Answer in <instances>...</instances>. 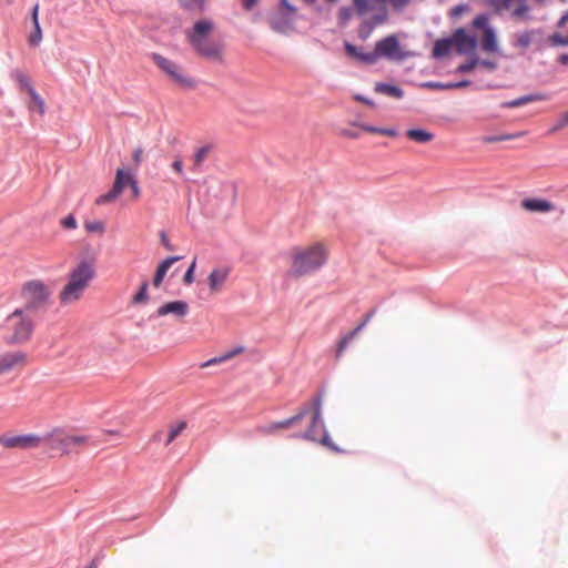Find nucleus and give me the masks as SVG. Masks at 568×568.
<instances>
[{"instance_id": "nucleus-1", "label": "nucleus", "mask_w": 568, "mask_h": 568, "mask_svg": "<svg viewBox=\"0 0 568 568\" xmlns=\"http://www.w3.org/2000/svg\"><path fill=\"white\" fill-rule=\"evenodd\" d=\"M213 30L214 23L209 19H202L185 31V37L197 55L212 62L222 63L224 60V44L211 38Z\"/></svg>"}, {"instance_id": "nucleus-2", "label": "nucleus", "mask_w": 568, "mask_h": 568, "mask_svg": "<svg viewBox=\"0 0 568 568\" xmlns=\"http://www.w3.org/2000/svg\"><path fill=\"white\" fill-rule=\"evenodd\" d=\"M95 275L93 264L88 261L80 262L70 273L67 284L59 293V300L62 305H71L78 302L90 282Z\"/></svg>"}, {"instance_id": "nucleus-3", "label": "nucleus", "mask_w": 568, "mask_h": 568, "mask_svg": "<svg viewBox=\"0 0 568 568\" xmlns=\"http://www.w3.org/2000/svg\"><path fill=\"white\" fill-rule=\"evenodd\" d=\"M3 328L6 331L3 339L8 345H23L30 342L36 322L30 313L16 308L4 318Z\"/></svg>"}, {"instance_id": "nucleus-4", "label": "nucleus", "mask_w": 568, "mask_h": 568, "mask_svg": "<svg viewBox=\"0 0 568 568\" xmlns=\"http://www.w3.org/2000/svg\"><path fill=\"white\" fill-rule=\"evenodd\" d=\"M327 258V251L321 243L304 248H296L292 254V274L296 277L321 268Z\"/></svg>"}, {"instance_id": "nucleus-5", "label": "nucleus", "mask_w": 568, "mask_h": 568, "mask_svg": "<svg viewBox=\"0 0 568 568\" xmlns=\"http://www.w3.org/2000/svg\"><path fill=\"white\" fill-rule=\"evenodd\" d=\"M49 287L41 281L33 280L24 283L21 287L23 305L19 307L32 314L44 308L50 298Z\"/></svg>"}, {"instance_id": "nucleus-6", "label": "nucleus", "mask_w": 568, "mask_h": 568, "mask_svg": "<svg viewBox=\"0 0 568 568\" xmlns=\"http://www.w3.org/2000/svg\"><path fill=\"white\" fill-rule=\"evenodd\" d=\"M42 439V445L49 449L59 450L62 454H70L73 448L82 447L89 443L88 436L70 434L61 428H54Z\"/></svg>"}, {"instance_id": "nucleus-7", "label": "nucleus", "mask_w": 568, "mask_h": 568, "mask_svg": "<svg viewBox=\"0 0 568 568\" xmlns=\"http://www.w3.org/2000/svg\"><path fill=\"white\" fill-rule=\"evenodd\" d=\"M150 58L153 63L171 80V82H173L179 88L184 90L195 88V80L189 77L183 68L176 62L156 52L151 53Z\"/></svg>"}, {"instance_id": "nucleus-8", "label": "nucleus", "mask_w": 568, "mask_h": 568, "mask_svg": "<svg viewBox=\"0 0 568 568\" xmlns=\"http://www.w3.org/2000/svg\"><path fill=\"white\" fill-rule=\"evenodd\" d=\"M321 405L322 400L320 397L313 400L314 413L312 422L308 429L303 435V438L312 442H317L335 453H346L345 449L337 447L329 438L325 429L324 423L322 420Z\"/></svg>"}, {"instance_id": "nucleus-9", "label": "nucleus", "mask_w": 568, "mask_h": 568, "mask_svg": "<svg viewBox=\"0 0 568 568\" xmlns=\"http://www.w3.org/2000/svg\"><path fill=\"white\" fill-rule=\"evenodd\" d=\"M487 3L496 13L506 12L515 21L525 22L531 19L528 0H487Z\"/></svg>"}, {"instance_id": "nucleus-10", "label": "nucleus", "mask_w": 568, "mask_h": 568, "mask_svg": "<svg viewBox=\"0 0 568 568\" xmlns=\"http://www.w3.org/2000/svg\"><path fill=\"white\" fill-rule=\"evenodd\" d=\"M297 9L287 0L281 1V9L270 18L271 28L280 33H290L294 30Z\"/></svg>"}, {"instance_id": "nucleus-11", "label": "nucleus", "mask_w": 568, "mask_h": 568, "mask_svg": "<svg viewBox=\"0 0 568 568\" xmlns=\"http://www.w3.org/2000/svg\"><path fill=\"white\" fill-rule=\"evenodd\" d=\"M133 179L134 176L129 170L121 168L118 169L111 190L108 193L98 196L95 199V204L103 205L106 203L114 202L122 194L125 187H130V184L133 182Z\"/></svg>"}, {"instance_id": "nucleus-12", "label": "nucleus", "mask_w": 568, "mask_h": 568, "mask_svg": "<svg viewBox=\"0 0 568 568\" xmlns=\"http://www.w3.org/2000/svg\"><path fill=\"white\" fill-rule=\"evenodd\" d=\"M43 439L42 437L34 434L27 435H13V434H3L0 435V446L6 449H34L42 446Z\"/></svg>"}, {"instance_id": "nucleus-13", "label": "nucleus", "mask_w": 568, "mask_h": 568, "mask_svg": "<svg viewBox=\"0 0 568 568\" xmlns=\"http://www.w3.org/2000/svg\"><path fill=\"white\" fill-rule=\"evenodd\" d=\"M28 364V355L23 351H9L0 355V368L3 375L21 369Z\"/></svg>"}, {"instance_id": "nucleus-14", "label": "nucleus", "mask_w": 568, "mask_h": 568, "mask_svg": "<svg viewBox=\"0 0 568 568\" xmlns=\"http://www.w3.org/2000/svg\"><path fill=\"white\" fill-rule=\"evenodd\" d=\"M376 57L378 58H387L392 60L403 59L404 55L400 53L398 39L395 34L388 36L375 44Z\"/></svg>"}, {"instance_id": "nucleus-15", "label": "nucleus", "mask_w": 568, "mask_h": 568, "mask_svg": "<svg viewBox=\"0 0 568 568\" xmlns=\"http://www.w3.org/2000/svg\"><path fill=\"white\" fill-rule=\"evenodd\" d=\"M307 408H301L296 415H294L291 418L281 420V422H273L266 425L258 426L256 428V432L261 435H273L280 430L287 429L295 423H298L304 418V416L307 414Z\"/></svg>"}, {"instance_id": "nucleus-16", "label": "nucleus", "mask_w": 568, "mask_h": 568, "mask_svg": "<svg viewBox=\"0 0 568 568\" xmlns=\"http://www.w3.org/2000/svg\"><path fill=\"white\" fill-rule=\"evenodd\" d=\"M231 274V267L226 265H220L214 267L207 275V284L210 292L213 294L222 292L225 283L227 282Z\"/></svg>"}, {"instance_id": "nucleus-17", "label": "nucleus", "mask_w": 568, "mask_h": 568, "mask_svg": "<svg viewBox=\"0 0 568 568\" xmlns=\"http://www.w3.org/2000/svg\"><path fill=\"white\" fill-rule=\"evenodd\" d=\"M452 39L454 42V47L460 54L473 52L477 47L476 38L474 36L468 34L463 28L455 30L452 36Z\"/></svg>"}, {"instance_id": "nucleus-18", "label": "nucleus", "mask_w": 568, "mask_h": 568, "mask_svg": "<svg viewBox=\"0 0 568 568\" xmlns=\"http://www.w3.org/2000/svg\"><path fill=\"white\" fill-rule=\"evenodd\" d=\"M189 313V305L184 301H172L161 305L156 310L158 316L174 315L176 318H183Z\"/></svg>"}, {"instance_id": "nucleus-19", "label": "nucleus", "mask_w": 568, "mask_h": 568, "mask_svg": "<svg viewBox=\"0 0 568 568\" xmlns=\"http://www.w3.org/2000/svg\"><path fill=\"white\" fill-rule=\"evenodd\" d=\"M388 21V11L385 7L379 8L372 17L364 21L359 33L362 37H368L369 32L377 26H382Z\"/></svg>"}, {"instance_id": "nucleus-20", "label": "nucleus", "mask_w": 568, "mask_h": 568, "mask_svg": "<svg viewBox=\"0 0 568 568\" xmlns=\"http://www.w3.org/2000/svg\"><path fill=\"white\" fill-rule=\"evenodd\" d=\"M374 314V311L369 312L365 315V317L362 320V322L349 333H347L345 336H343L336 348V357H341L343 355V352L346 349L348 344L357 336V334L366 326V324L369 322Z\"/></svg>"}, {"instance_id": "nucleus-21", "label": "nucleus", "mask_w": 568, "mask_h": 568, "mask_svg": "<svg viewBox=\"0 0 568 568\" xmlns=\"http://www.w3.org/2000/svg\"><path fill=\"white\" fill-rule=\"evenodd\" d=\"M31 19L33 23V31L29 36L28 42L32 47H37L42 41V30L39 23V3L32 8Z\"/></svg>"}, {"instance_id": "nucleus-22", "label": "nucleus", "mask_w": 568, "mask_h": 568, "mask_svg": "<svg viewBox=\"0 0 568 568\" xmlns=\"http://www.w3.org/2000/svg\"><path fill=\"white\" fill-rule=\"evenodd\" d=\"M521 206L530 212H549L554 210L552 203L542 199H525L521 201Z\"/></svg>"}, {"instance_id": "nucleus-23", "label": "nucleus", "mask_w": 568, "mask_h": 568, "mask_svg": "<svg viewBox=\"0 0 568 568\" xmlns=\"http://www.w3.org/2000/svg\"><path fill=\"white\" fill-rule=\"evenodd\" d=\"M345 51L348 55L368 64H373L377 61L375 50L373 52H362L357 47L346 42Z\"/></svg>"}, {"instance_id": "nucleus-24", "label": "nucleus", "mask_w": 568, "mask_h": 568, "mask_svg": "<svg viewBox=\"0 0 568 568\" xmlns=\"http://www.w3.org/2000/svg\"><path fill=\"white\" fill-rule=\"evenodd\" d=\"M481 49L487 53H497L499 51L497 37L494 28L485 29L481 36Z\"/></svg>"}, {"instance_id": "nucleus-25", "label": "nucleus", "mask_w": 568, "mask_h": 568, "mask_svg": "<svg viewBox=\"0 0 568 568\" xmlns=\"http://www.w3.org/2000/svg\"><path fill=\"white\" fill-rule=\"evenodd\" d=\"M536 34H537L536 30H524L520 32H516L513 36L511 43L515 48L525 50L532 43Z\"/></svg>"}, {"instance_id": "nucleus-26", "label": "nucleus", "mask_w": 568, "mask_h": 568, "mask_svg": "<svg viewBox=\"0 0 568 568\" xmlns=\"http://www.w3.org/2000/svg\"><path fill=\"white\" fill-rule=\"evenodd\" d=\"M405 135L408 140L418 144H427L435 138L433 132L425 129H408Z\"/></svg>"}, {"instance_id": "nucleus-27", "label": "nucleus", "mask_w": 568, "mask_h": 568, "mask_svg": "<svg viewBox=\"0 0 568 568\" xmlns=\"http://www.w3.org/2000/svg\"><path fill=\"white\" fill-rule=\"evenodd\" d=\"M180 260H181V256H170L159 264V266L155 271V274H154V278H153V285L155 287L161 286L168 270L172 266V264H174L175 262H178Z\"/></svg>"}, {"instance_id": "nucleus-28", "label": "nucleus", "mask_w": 568, "mask_h": 568, "mask_svg": "<svg viewBox=\"0 0 568 568\" xmlns=\"http://www.w3.org/2000/svg\"><path fill=\"white\" fill-rule=\"evenodd\" d=\"M452 47H454V42H453L452 38L439 39L434 43L433 55L435 58H443L449 53Z\"/></svg>"}, {"instance_id": "nucleus-29", "label": "nucleus", "mask_w": 568, "mask_h": 568, "mask_svg": "<svg viewBox=\"0 0 568 568\" xmlns=\"http://www.w3.org/2000/svg\"><path fill=\"white\" fill-rule=\"evenodd\" d=\"M353 9L357 17L364 18L374 10L372 0H352Z\"/></svg>"}, {"instance_id": "nucleus-30", "label": "nucleus", "mask_w": 568, "mask_h": 568, "mask_svg": "<svg viewBox=\"0 0 568 568\" xmlns=\"http://www.w3.org/2000/svg\"><path fill=\"white\" fill-rule=\"evenodd\" d=\"M242 352H243L242 347L233 349L231 352L225 353L222 356L213 357V358L202 363L200 367L201 368H206V367L212 366V365L222 364V363L233 358L234 356H236L237 354H240Z\"/></svg>"}, {"instance_id": "nucleus-31", "label": "nucleus", "mask_w": 568, "mask_h": 568, "mask_svg": "<svg viewBox=\"0 0 568 568\" xmlns=\"http://www.w3.org/2000/svg\"><path fill=\"white\" fill-rule=\"evenodd\" d=\"M375 91L377 93L386 94L396 99H400L403 97V91L398 87L386 83H377Z\"/></svg>"}, {"instance_id": "nucleus-32", "label": "nucleus", "mask_w": 568, "mask_h": 568, "mask_svg": "<svg viewBox=\"0 0 568 568\" xmlns=\"http://www.w3.org/2000/svg\"><path fill=\"white\" fill-rule=\"evenodd\" d=\"M206 0H180L183 9L195 13H202L205 9Z\"/></svg>"}, {"instance_id": "nucleus-33", "label": "nucleus", "mask_w": 568, "mask_h": 568, "mask_svg": "<svg viewBox=\"0 0 568 568\" xmlns=\"http://www.w3.org/2000/svg\"><path fill=\"white\" fill-rule=\"evenodd\" d=\"M525 135V132H517L513 134H500V135H487L483 138L484 143H496L501 141H509L521 138Z\"/></svg>"}, {"instance_id": "nucleus-34", "label": "nucleus", "mask_w": 568, "mask_h": 568, "mask_svg": "<svg viewBox=\"0 0 568 568\" xmlns=\"http://www.w3.org/2000/svg\"><path fill=\"white\" fill-rule=\"evenodd\" d=\"M186 428V422H180L176 425H172L165 439V446H169L184 429Z\"/></svg>"}, {"instance_id": "nucleus-35", "label": "nucleus", "mask_w": 568, "mask_h": 568, "mask_svg": "<svg viewBox=\"0 0 568 568\" xmlns=\"http://www.w3.org/2000/svg\"><path fill=\"white\" fill-rule=\"evenodd\" d=\"M379 2L386 3L395 12L404 11L413 0H378Z\"/></svg>"}, {"instance_id": "nucleus-36", "label": "nucleus", "mask_w": 568, "mask_h": 568, "mask_svg": "<svg viewBox=\"0 0 568 568\" xmlns=\"http://www.w3.org/2000/svg\"><path fill=\"white\" fill-rule=\"evenodd\" d=\"M149 283L145 281L141 284L140 291L133 296L132 302L134 304H143L149 301L148 294Z\"/></svg>"}, {"instance_id": "nucleus-37", "label": "nucleus", "mask_w": 568, "mask_h": 568, "mask_svg": "<svg viewBox=\"0 0 568 568\" xmlns=\"http://www.w3.org/2000/svg\"><path fill=\"white\" fill-rule=\"evenodd\" d=\"M84 229L89 233L103 234L105 231V225L102 221H87L84 223Z\"/></svg>"}, {"instance_id": "nucleus-38", "label": "nucleus", "mask_w": 568, "mask_h": 568, "mask_svg": "<svg viewBox=\"0 0 568 568\" xmlns=\"http://www.w3.org/2000/svg\"><path fill=\"white\" fill-rule=\"evenodd\" d=\"M469 84V81H460V82H448V83H430L429 87L434 89H440V90H450V89H457V88H464Z\"/></svg>"}, {"instance_id": "nucleus-39", "label": "nucleus", "mask_w": 568, "mask_h": 568, "mask_svg": "<svg viewBox=\"0 0 568 568\" xmlns=\"http://www.w3.org/2000/svg\"><path fill=\"white\" fill-rule=\"evenodd\" d=\"M488 21H489V18L486 14H478L473 20V27L476 28V29H481L483 32H484L485 29H491L493 28V27H490L488 24Z\"/></svg>"}, {"instance_id": "nucleus-40", "label": "nucleus", "mask_w": 568, "mask_h": 568, "mask_svg": "<svg viewBox=\"0 0 568 568\" xmlns=\"http://www.w3.org/2000/svg\"><path fill=\"white\" fill-rule=\"evenodd\" d=\"M29 94H30L34 105L37 106L39 113L43 114L45 111V104H44V101L42 100V98L36 92L34 89H30Z\"/></svg>"}, {"instance_id": "nucleus-41", "label": "nucleus", "mask_w": 568, "mask_h": 568, "mask_svg": "<svg viewBox=\"0 0 568 568\" xmlns=\"http://www.w3.org/2000/svg\"><path fill=\"white\" fill-rule=\"evenodd\" d=\"M549 42L552 45L557 47H567L568 45V36H562L560 33H554L549 37Z\"/></svg>"}, {"instance_id": "nucleus-42", "label": "nucleus", "mask_w": 568, "mask_h": 568, "mask_svg": "<svg viewBox=\"0 0 568 568\" xmlns=\"http://www.w3.org/2000/svg\"><path fill=\"white\" fill-rule=\"evenodd\" d=\"M468 11H469V6L462 3V4H458V6H455L454 8H452L448 14L452 19H457L463 13L468 12Z\"/></svg>"}, {"instance_id": "nucleus-43", "label": "nucleus", "mask_w": 568, "mask_h": 568, "mask_svg": "<svg viewBox=\"0 0 568 568\" xmlns=\"http://www.w3.org/2000/svg\"><path fill=\"white\" fill-rule=\"evenodd\" d=\"M16 80L21 89L27 90L30 93V89H33L29 78L23 73H17Z\"/></svg>"}, {"instance_id": "nucleus-44", "label": "nucleus", "mask_w": 568, "mask_h": 568, "mask_svg": "<svg viewBox=\"0 0 568 568\" xmlns=\"http://www.w3.org/2000/svg\"><path fill=\"white\" fill-rule=\"evenodd\" d=\"M195 266H196V258H194L192 261L190 267L187 268V271L185 272V274L183 276L184 284L190 285V284H192L194 282Z\"/></svg>"}, {"instance_id": "nucleus-45", "label": "nucleus", "mask_w": 568, "mask_h": 568, "mask_svg": "<svg viewBox=\"0 0 568 568\" xmlns=\"http://www.w3.org/2000/svg\"><path fill=\"white\" fill-rule=\"evenodd\" d=\"M209 154V148H201L194 154V165L197 168L206 159Z\"/></svg>"}, {"instance_id": "nucleus-46", "label": "nucleus", "mask_w": 568, "mask_h": 568, "mask_svg": "<svg viewBox=\"0 0 568 568\" xmlns=\"http://www.w3.org/2000/svg\"><path fill=\"white\" fill-rule=\"evenodd\" d=\"M479 63V60L478 59H473L470 61H468L467 63H463L458 67V71L459 72H463V73H468L470 71H473Z\"/></svg>"}, {"instance_id": "nucleus-47", "label": "nucleus", "mask_w": 568, "mask_h": 568, "mask_svg": "<svg viewBox=\"0 0 568 568\" xmlns=\"http://www.w3.org/2000/svg\"><path fill=\"white\" fill-rule=\"evenodd\" d=\"M61 225L68 230H74L78 226L77 220L72 214H69L61 221Z\"/></svg>"}, {"instance_id": "nucleus-48", "label": "nucleus", "mask_w": 568, "mask_h": 568, "mask_svg": "<svg viewBox=\"0 0 568 568\" xmlns=\"http://www.w3.org/2000/svg\"><path fill=\"white\" fill-rule=\"evenodd\" d=\"M534 100H535L534 97L528 95V97H523V98H519L517 100L510 101V102L506 103L505 105L508 106V108H516V106H520V105H523L525 103L531 102Z\"/></svg>"}, {"instance_id": "nucleus-49", "label": "nucleus", "mask_w": 568, "mask_h": 568, "mask_svg": "<svg viewBox=\"0 0 568 568\" xmlns=\"http://www.w3.org/2000/svg\"><path fill=\"white\" fill-rule=\"evenodd\" d=\"M338 20L341 23H346L351 17H352V10L347 7H342L339 10H338Z\"/></svg>"}, {"instance_id": "nucleus-50", "label": "nucleus", "mask_w": 568, "mask_h": 568, "mask_svg": "<svg viewBox=\"0 0 568 568\" xmlns=\"http://www.w3.org/2000/svg\"><path fill=\"white\" fill-rule=\"evenodd\" d=\"M132 160L135 166H139L143 161V150L142 148H136L133 151Z\"/></svg>"}, {"instance_id": "nucleus-51", "label": "nucleus", "mask_w": 568, "mask_h": 568, "mask_svg": "<svg viewBox=\"0 0 568 568\" xmlns=\"http://www.w3.org/2000/svg\"><path fill=\"white\" fill-rule=\"evenodd\" d=\"M339 134L343 138L352 139V140H355V139L359 138V133L357 131H353V130H349V129H342Z\"/></svg>"}, {"instance_id": "nucleus-52", "label": "nucleus", "mask_w": 568, "mask_h": 568, "mask_svg": "<svg viewBox=\"0 0 568 568\" xmlns=\"http://www.w3.org/2000/svg\"><path fill=\"white\" fill-rule=\"evenodd\" d=\"M171 166L176 174L183 175V162L180 158H176Z\"/></svg>"}, {"instance_id": "nucleus-53", "label": "nucleus", "mask_w": 568, "mask_h": 568, "mask_svg": "<svg viewBox=\"0 0 568 568\" xmlns=\"http://www.w3.org/2000/svg\"><path fill=\"white\" fill-rule=\"evenodd\" d=\"M130 189L132 191V197L134 200L139 199L140 187H139V184H138V181L135 180V178L133 179V182L130 184Z\"/></svg>"}, {"instance_id": "nucleus-54", "label": "nucleus", "mask_w": 568, "mask_h": 568, "mask_svg": "<svg viewBox=\"0 0 568 568\" xmlns=\"http://www.w3.org/2000/svg\"><path fill=\"white\" fill-rule=\"evenodd\" d=\"M357 125L365 132L381 134V128H376V126H372V125H367V124H357Z\"/></svg>"}, {"instance_id": "nucleus-55", "label": "nucleus", "mask_w": 568, "mask_h": 568, "mask_svg": "<svg viewBox=\"0 0 568 568\" xmlns=\"http://www.w3.org/2000/svg\"><path fill=\"white\" fill-rule=\"evenodd\" d=\"M478 65H481L488 70H495L497 68V63L490 60H479Z\"/></svg>"}, {"instance_id": "nucleus-56", "label": "nucleus", "mask_w": 568, "mask_h": 568, "mask_svg": "<svg viewBox=\"0 0 568 568\" xmlns=\"http://www.w3.org/2000/svg\"><path fill=\"white\" fill-rule=\"evenodd\" d=\"M260 0H243V7L245 10H252Z\"/></svg>"}, {"instance_id": "nucleus-57", "label": "nucleus", "mask_w": 568, "mask_h": 568, "mask_svg": "<svg viewBox=\"0 0 568 568\" xmlns=\"http://www.w3.org/2000/svg\"><path fill=\"white\" fill-rule=\"evenodd\" d=\"M381 135L395 138L397 132L393 129L381 128Z\"/></svg>"}, {"instance_id": "nucleus-58", "label": "nucleus", "mask_w": 568, "mask_h": 568, "mask_svg": "<svg viewBox=\"0 0 568 568\" xmlns=\"http://www.w3.org/2000/svg\"><path fill=\"white\" fill-rule=\"evenodd\" d=\"M558 62L564 65H568V53L560 54L558 57Z\"/></svg>"}, {"instance_id": "nucleus-59", "label": "nucleus", "mask_w": 568, "mask_h": 568, "mask_svg": "<svg viewBox=\"0 0 568 568\" xmlns=\"http://www.w3.org/2000/svg\"><path fill=\"white\" fill-rule=\"evenodd\" d=\"M568 21V13H566L565 16H562L558 22V26L559 27H562L566 22Z\"/></svg>"}, {"instance_id": "nucleus-60", "label": "nucleus", "mask_w": 568, "mask_h": 568, "mask_svg": "<svg viewBox=\"0 0 568 568\" xmlns=\"http://www.w3.org/2000/svg\"><path fill=\"white\" fill-rule=\"evenodd\" d=\"M568 124V112L564 115L562 120H561V126H565Z\"/></svg>"}, {"instance_id": "nucleus-61", "label": "nucleus", "mask_w": 568, "mask_h": 568, "mask_svg": "<svg viewBox=\"0 0 568 568\" xmlns=\"http://www.w3.org/2000/svg\"><path fill=\"white\" fill-rule=\"evenodd\" d=\"M356 99H357V100H359V101H362V102H364V103H366V104L373 105V102H372V101H369V100H367V99H365V98H363V97H357Z\"/></svg>"}, {"instance_id": "nucleus-62", "label": "nucleus", "mask_w": 568, "mask_h": 568, "mask_svg": "<svg viewBox=\"0 0 568 568\" xmlns=\"http://www.w3.org/2000/svg\"><path fill=\"white\" fill-rule=\"evenodd\" d=\"M153 439H154L155 442H160V440L162 439V432H158V433L154 435Z\"/></svg>"}, {"instance_id": "nucleus-63", "label": "nucleus", "mask_w": 568, "mask_h": 568, "mask_svg": "<svg viewBox=\"0 0 568 568\" xmlns=\"http://www.w3.org/2000/svg\"><path fill=\"white\" fill-rule=\"evenodd\" d=\"M106 433L110 434V435H113V436H119L120 435V433L118 430H108Z\"/></svg>"}, {"instance_id": "nucleus-64", "label": "nucleus", "mask_w": 568, "mask_h": 568, "mask_svg": "<svg viewBox=\"0 0 568 568\" xmlns=\"http://www.w3.org/2000/svg\"><path fill=\"white\" fill-rule=\"evenodd\" d=\"M89 568H98L97 564L94 561H92L89 566Z\"/></svg>"}]
</instances>
